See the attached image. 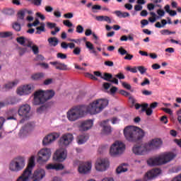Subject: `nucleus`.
Masks as SVG:
<instances>
[{
	"label": "nucleus",
	"mask_w": 181,
	"mask_h": 181,
	"mask_svg": "<svg viewBox=\"0 0 181 181\" xmlns=\"http://www.w3.org/2000/svg\"><path fill=\"white\" fill-rule=\"evenodd\" d=\"M18 83H19V81L18 80H15L13 82H8L2 88V91H8V90H11V88L16 87V86H18Z\"/></svg>",
	"instance_id": "a878e982"
},
{
	"label": "nucleus",
	"mask_w": 181,
	"mask_h": 181,
	"mask_svg": "<svg viewBox=\"0 0 181 181\" xmlns=\"http://www.w3.org/2000/svg\"><path fill=\"white\" fill-rule=\"evenodd\" d=\"M33 91V85H26L17 89V94L18 95H28Z\"/></svg>",
	"instance_id": "9b49d317"
},
{
	"label": "nucleus",
	"mask_w": 181,
	"mask_h": 181,
	"mask_svg": "<svg viewBox=\"0 0 181 181\" xmlns=\"http://www.w3.org/2000/svg\"><path fill=\"white\" fill-rule=\"evenodd\" d=\"M124 166H125V163L122 164L121 165H119V166L117 168V169H116V173H117V175H119V173H124L128 171V168H124Z\"/></svg>",
	"instance_id": "f704fd0d"
},
{
	"label": "nucleus",
	"mask_w": 181,
	"mask_h": 181,
	"mask_svg": "<svg viewBox=\"0 0 181 181\" xmlns=\"http://www.w3.org/2000/svg\"><path fill=\"white\" fill-rule=\"evenodd\" d=\"M67 156V153L64 150H57L54 154V160H57V162H63L66 159Z\"/></svg>",
	"instance_id": "4468645a"
},
{
	"label": "nucleus",
	"mask_w": 181,
	"mask_h": 181,
	"mask_svg": "<svg viewBox=\"0 0 181 181\" xmlns=\"http://www.w3.org/2000/svg\"><path fill=\"white\" fill-rule=\"evenodd\" d=\"M172 181H181V174L173 178Z\"/></svg>",
	"instance_id": "774afa93"
},
{
	"label": "nucleus",
	"mask_w": 181,
	"mask_h": 181,
	"mask_svg": "<svg viewBox=\"0 0 181 181\" xmlns=\"http://www.w3.org/2000/svg\"><path fill=\"white\" fill-rule=\"evenodd\" d=\"M161 35H175L176 32L175 31H170L168 29H165L160 31Z\"/></svg>",
	"instance_id": "ea45409f"
},
{
	"label": "nucleus",
	"mask_w": 181,
	"mask_h": 181,
	"mask_svg": "<svg viewBox=\"0 0 181 181\" xmlns=\"http://www.w3.org/2000/svg\"><path fill=\"white\" fill-rule=\"evenodd\" d=\"M57 57L58 59H62V60H64V59H67V55L65 54H63L62 52H59L57 54Z\"/></svg>",
	"instance_id": "09e8293b"
},
{
	"label": "nucleus",
	"mask_w": 181,
	"mask_h": 181,
	"mask_svg": "<svg viewBox=\"0 0 181 181\" xmlns=\"http://www.w3.org/2000/svg\"><path fill=\"white\" fill-rule=\"evenodd\" d=\"M125 151V144L122 141H116L111 146L110 149V154L112 156H119L122 155Z\"/></svg>",
	"instance_id": "0eeeda50"
},
{
	"label": "nucleus",
	"mask_w": 181,
	"mask_h": 181,
	"mask_svg": "<svg viewBox=\"0 0 181 181\" xmlns=\"http://www.w3.org/2000/svg\"><path fill=\"white\" fill-rule=\"evenodd\" d=\"M164 9L167 13H169L170 16H176V15H177L176 11L170 10V6H169V4L165 5Z\"/></svg>",
	"instance_id": "473e14b6"
},
{
	"label": "nucleus",
	"mask_w": 181,
	"mask_h": 181,
	"mask_svg": "<svg viewBox=\"0 0 181 181\" xmlns=\"http://www.w3.org/2000/svg\"><path fill=\"white\" fill-rule=\"evenodd\" d=\"M160 173H161L160 169L159 168L153 169L146 173L144 179L145 180H152V179H155V177L160 175Z\"/></svg>",
	"instance_id": "2eb2a0df"
},
{
	"label": "nucleus",
	"mask_w": 181,
	"mask_h": 181,
	"mask_svg": "<svg viewBox=\"0 0 181 181\" xmlns=\"http://www.w3.org/2000/svg\"><path fill=\"white\" fill-rule=\"evenodd\" d=\"M76 33H83L84 32V28L81 25H78L76 30Z\"/></svg>",
	"instance_id": "c03bdc74"
},
{
	"label": "nucleus",
	"mask_w": 181,
	"mask_h": 181,
	"mask_svg": "<svg viewBox=\"0 0 181 181\" xmlns=\"http://www.w3.org/2000/svg\"><path fill=\"white\" fill-rule=\"evenodd\" d=\"M102 79L105 80V81H109L110 83H113L118 86V80L116 78H113L112 74L110 73H104L102 76Z\"/></svg>",
	"instance_id": "aec40b11"
},
{
	"label": "nucleus",
	"mask_w": 181,
	"mask_h": 181,
	"mask_svg": "<svg viewBox=\"0 0 181 181\" xmlns=\"http://www.w3.org/2000/svg\"><path fill=\"white\" fill-rule=\"evenodd\" d=\"M53 83V78H47L44 81V86H50Z\"/></svg>",
	"instance_id": "13d9d810"
},
{
	"label": "nucleus",
	"mask_w": 181,
	"mask_h": 181,
	"mask_svg": "<svg viewBox=\"0 0 181 181\" xmlns=\"http://www.w3.org/2000/svg\"><path fill=\"white\" fill-rule=\"evenodd\" d=\"M126 70L127 71H131V73H138V67L134 66L133 68H131V66H127L126 68Z\"/></svg>",
	"instance_id": "37998d69"
},
{
	"label": "nucleus",
	"mask_w": 181,
	"mask_h": 181,
	"mask_svg": "<svg viewBox=\"0 0 181 181\" xmlns=\"http://www.w3.org/2000/svg\"><path fill=\"white\" fill-rule=\"evenodd\" d=\"M56 26H57V24H56L55 23H50V22L47 23V27L49 29H54Z\"/></svg>",
	"instance_id": "de8ad7c7"
},
{
	"label": "nucleus",
	"mask_w": 181,
	"mask_h": 181,
	"mask_svg": "<svg viewBox=\"0 0 181 181\" xmlns=\"http://www.w3.org/2000/svg\"><path fill=\"white\" fill-rule=\"evenodd\" d=\"M25 43H27L26 44L27 47H30V49H32L33 46H35V44L33 43V42L28 39H27V41Z\"/></svg>",
	"instance_id": "3c124183"
},
{
	"label": "nucleus",
	"mask_w": 181,
	"mask_h": 181,
	"mask_svg": "<svg viewBox=\"0 0 181 181\" xmlns=\"http://www.w3.org/2000/svg\"><path fill=\"white\" fill-rule=\"evenodd\" d=\"M30 112V106L29 105H23L18 110V115L20 117H24V118H28L29 117V113Z\"/></svg>",
	"instance_id": "dca6fc26"
},
{
	"label": "nucleus",
	"mask_w": 181,
	"mask_h": 181,
	"mask_svg": "<svg viewBox=\"0 0 181 181\" xmlns=\"http://www.w3.org/2000/svg\"><path fill=\"white\" fill-rule=\"evenodd\" d=\"M86 46L88 50H90V53L95 54V56H98V52H96L95 49H94V45L93 43L90 42L89 41H87L86 42Z\"/></svg>",
	"instance_id": "c756f323"
},
{
	"label": "nucleus",
	"mask_w": 181,
	"mask_h": 181,
	"mask_svg": "<svg viewBox=\"0 0 181 181\" xmlns=\"http://www.w3.org/2000/svg\"><path fill=\"white\" fill-rule=\"evenodd\" d=\"M31 2L35 6H40V5H42V0H32Z\"/></svg>",
	"instance_id": "6e6d98bb"
},
{
	"label": "nucleus",
	"mask_w": 181,
	"mask_h": 181,
	"mask_svg": "<svg viewBox=\"0 0 181 181\" xmlns=\"http://www.w3.org/2000/svg\"><path fill=\"white\" fill-rule=\"evenodd\" d=\"M108 119L107 120H104L103 122H102L100 123V127H103V132L105 134H111V126H107L105 125L107 124V122H108Z\"/></svg>",
	"instance_id": "cd10ccee"
},
{
	"label": "nucleus",
	"mask_w": 181,
	"mask_h": 181,
	"mask_svg": "<svg viewBox=\"0 0 181 181\" xmlns=\"http://www.w3.org/2000/svg\"><path fill=\"white\" fill-rule=\"evenodd\" d=\"M115 77L119 78V80H124L125 78V75L122 73H118L117 74L115 75Z\"/></svg>",
	"instance_id": "5fc2aeb1"
},
{
	"label": "nucleus",
	"mask_w": 181,
	"mask_h": 181,
	"mask_svg": "<svg viewBox=\"0 0 181 181\" xmlns=\"http://www.w3.org/2000/svg\"><path fill=\"white\" fill-rule=\"evenodd\" d=\"M16 115H18V110L16 109H10L7 112V121H9L11 119H13L14 121H16Z\"/></svg>",
	"instance_id": "5701e85b"
},
{
	"label": "nucleus",
	"mask_w": 181,
	"mask_h": 181,
	"mask_svg": "<svg viewBox=\"0 0 181 181\" xmlns=\"http://www.w3.org/2000/svg\"><path fill=\"white\" fill-rule=\"evenodd\" d=\"M118 18H128L129 16V13L128 12H122L121 11H115L114 12Z\"/></svg>",
	"instance_id": "c9c22d12"
},
{
	"label": "nucleus",
	"mask_w": 181,
	"mask_h": 181,
	"mask_svg": "<svg viewBox=\"0 0 181 181\" xmlns=\"http://www.w3.org/2000/svg\"><path fill=\"white\" fill-rule=\"evenodd\" d=\"M132 151L135 155H145V153L147 152L146 147L141 145H135L133 147Z\"/></svg>",
	"instance_id": "6ab92c4d"
},
{
	"label": "nucleus",
	"mask_w": 181,
	"mask_h": 181,
	"mask_svg": "<svg viewBox=\"0 0 181 181\" xmlns=\"http://www.w3.org/2000/svg\"><path fill=\"white\" fill-rule=\"evenodd\" d=\"M93 120L88 119L85 120L81 122V124L79 125V129L80 131H88V129H91L93 128Z\"/></svg>",
	"instance_id": "a211bd4d"
},
{
	"label": "nucleus",
	"mask_w": 181,
	"mask_h": 181,
	"mask_svg": "<svg viewBox=\"0 0 181 181\" xmlns=\"http://www.w3.org/2000/svg\"><path fill=\"white\" fill-rule=\"evenodd\" d=\"M35 166V156H32L27 168L16 181H41L46 176V171L43 169H37L32 175V170Z\"/></svg>",
	"instance_id": "f257e3e1"
},
{
	"label": "nucleus",
	"mask_w": 181,
	"mask_h": 181,
	"mask_svg": "<svg viewBox=\"0 0 181 181\" xmlns=\"http://www.w3.org/2000/svg\"><path fill=\"white\" fill-rule=\"evenodd\" d=\"M157 13L160 17L165 16V11H163L162 9L157 10Z\"/></svg>",
	"instance_id": "338daca9"
},
{
	"label": "nucleus",
	"mask_w": 181,
	"mask_h": 181,
	"mask_svg": "<svg viewBox=\"0 0 181 181\" xmlns=\"http://www.w3.org/2000/svg\"><path fill=\"white\" fill-rule=\"evenodd\" d=\"M31 128H32V126L30 125V124L28 123L27 124H25L20 130V132H19L20 136H25V135H28Z\"/></svg>",
	"instance_id": "393cba45"
},
{
	"label": "nucleus",
	"mask_w": 181,
	"mask_h": 181,
	"mask_svg": "<svg viewBox=\"0 0 181 181\" xmlns=\"http://www.w3.org/2000/svg\"><path fill=\"white\" fill-rule=\"evenodd\" d=\"M95 19L98 21V22H107V23H111V18L107 16H98Z\"/></svg>",
	"instance_id": "7c9ffc66"
},
{
	"label": "nucleus",
	"mask_w": 181,
	"mask_h": 181,
	"mask_svg": "<svg viewBox=\"0 0 181 181\" xmlns=\"http://www.w3.org/2000/svg\"><path fill=\"white\" fill-rule=\"evenodd\" d=\"M124 135L129 142H136L145 136V132L139 127L129 126L124 128Z\"/></svg>",
	"instance_id": "7ed1b4c3"
},
{
	"label": "nucleus",
	"mask_w": 181,
	"mask_h": 181,
	"mask_svg": "<svg viewBox=\"0 0 181 181\" xmlns=\"http://www.w3.org/2000/svg\"><path fill=\"white\" fill-rule=\"evenodd\" d=\"M84 107H82L81 105L74 106L66 112V117L71 122H74L77 119L83 118L84 117Z\"/></svg>",
	"instance_id": "423d86ee"
},
{
	"label": "nucleus",
	"mask_w": 181,
	"mask_h": 181,
	"mask_svg": "<svg viewBox=\"0 0 181 181\" xmlns=\"http://www.w3.org/2000/svg\"><path fill=\"white\" fill-rule=\"evenodd\" d=\"M16 40L19 43V45H21V46H25V43L28 42V39H26L25 37H17Z\"/></svg>",
	"instance_id": "58836bf2"
},
{
	"label": "nucleus",
	"mask_w": 181,
	"mask_h": 181,
	"mask_svg": "<svg viewBox=\"0 0 181 181\" xmlns=\"http://www.w3.org/2000/svg\"><path fill=\"white\" fill-rule=\"evenodd\" d=\"M49 64H51L52 66H54L57 70H67V65L59 61L51 62H49Z\"/></svg>",
	"instance_id": "4be33fe9"
},
{
	"label": "nucleus",
	"mask_w": 181,
	"mask_h": 181,
	"mask_svg": "<svg viewBox=\"0 0 181 181\" xmlns=\"http://www.w3.org/2000/svg\"><path fill=\"white\" fill-rule=\"evenodd\" d=\"M175 158H176V155H175V153H165L158 157L149 158L147 160V163L148 166H159L160 165L168 163L170 160H173Z\"/></svg>",
	"instance_id": "39448f33"
},
{
	"label": "nucleus",
	"mask_w": 181,
	"mask_h": 181,
	"mask_svg": "<svg viewBox=\"0 0 181 181\" xmlns=\"http://www.w3.org/2000/svg\"><path fill=\"white\" fill-rule=\"evenodd\" d=\"M25 168V158L23 157H18L11 161L9 165L10 170L13 172H19Z\"/></svg>",
	"instance_id": "6e6552de"
},
{
	"label": "nucleus",
	"mask_w": 181,
	"mask_h": 181,
	"mask_svg": "<svg viewBox=\"0 0 181 181\" xmlns=\"http://www.w3.org/2000/svg\"><path fill=\"white\" fill-rule=\"evenodd\" d=\"M50 156H52V151L50 148H42L38 152L37 162L38 163H45V162H47V160L50 159Z\"/></svg>",
	"instance_id": "1a4fd4ad"
},
{
	"label": "nucleus",
	"mask_w": 181,
	"mask_h": 181,
	"mask_svg": "<svg viewBox=\"0 0 181 181\" xmlns=\"http://www.w3.org/2000/svg\"><path fill=\"white\" fill-rule=\"evenodd\" d=\"M137 70L141 73V74H145L146 73V71L148 70L145 66H137Z\"/></svg>",
	"instance_id": "79ce46f5"
},
{
	"label": "nucleus",
	"mask_w": 181,
	"mask_h": 181,
	"mask_svg": "<svg viewBox=\"0 0 181 181\" xmlns=\"http://www.w3.org/2000/svg\"><path fill=\"white\" fill-rule=\"evenodd\" d=\"M100 9H101V6L100 5L92 6L93 12H95V11H100Z\"/></svg>",
	"instance_id": "0e129e2a"
},
{
	"label": "nucleus",
	"mask_w": 181,
	"mask_h": 181,
	"mask_svg": "<svg viewBox=\"0 0 181 181\" xmlns=\"http://www.w3.org/2000/svg\"><path fill=\"white\" fill-rule=\"evenodd\" d=\"M59 136H60V135L57 133H52L51 134H49L45 136L42 140V144L44 146L49 145V144H52L53 141H56V139H57Z\"/></svg>",
	"instance_id": "f3484780"
},
{
	"label": "nucleus",
	"mask_w": 181,
	"mask_h": 181,
	"mask_svg": "<svg viewBox=\"0 0 181 181\" xmlns=\"http://www.w3.org/2000/svg\"><path fill=\"white\" fill-rule=\"evenodd\" d=\"M73 53H74V54L78 56V54H80V53H81V49L78 47H76V48H74Z\"/></svg>",
	"instance_id": "603ef678"
},
{
	"label": "nucleus",
	"mask_w": 181,
	"mask_h": 181,
	"mask_svg": "<svg viewBox=\"0 0 181 181\" xmlns=\"http://www.w3.org/2000/svg\"><path fill=\"white\" fill-rule=\"evenodd\" d=\"M54 31H51V35H52V36H56V35H57V33H59V32H60V28L59 27H55Z\"/></svg>",
	"instance_id": "4d7b16f0"
},
{
	"label": "nucleus",
	"mask_w": 181,
	"mask_h": 181,
	"mask_svg": "<svg viewBox=\"0 0 181 181\" xmlns=\"http://www.w3.org/2000/svg\"><path fill=\"white\" fill-rule=\"evenodd\" d=\"M47 42L49 46H53L54 47H56V46L59 45V40L56 37H51L48 38Z\"/></svg>",
	"instance_id": "2f4dec72"
},
{
	"label": "nucleus",
	"mask_w": 181,
	"mask_h": 181,
	"mask_svg": "<svg viewBox=\"0 0 181 181\" xmlns=\"http://www.w3.org/2000/svg\"><path fill=\"white\" fill-rule=\"evenodd\" d=\"M17 22L23 23L25 22V11L21 10L17 13Z\"/></svg>",
	"instance_id": "c85d7f7f"
},
{
	"label": "nucleus",
	"mask_w": 181,
	"mask_h": 181,
	"mask_svg": "<svg viewBox=\"0 0 181 181\" xmlns=\"http://www.w3.org/2000/svg\"><path fill=\"white\" fill-rule=\"evenodd\" d=\"M148 103H144L141 105V112H145L148 110Z\"/></svg>",
	"instance_id": "e2e57ef3"
},
{
	"label": "nucleus",
	"mask_w": 181,
	"mask_h": 181,
	"mask_svg": "<svg viewBox=\"0 0 181 181\" xmlns=\"http://www.w3.org/2000/svg\"><path fill=\"white\" fill-rule=\"evenodd\" d=\"M150 84L151 81H149V79H148V78H145L144 81L141 83V86L144 87V86H149Z\"/></svg>",
	"instance_id": "8fccbe9b"
},
{
	"label": "nucleus",
	"mask_w": 181,
	"mask_h": 181,
	"mask_svg": "<svg viewBox=\"0 0 181 181\" xmlns=\"http://www.w3.org/2000/svg\"><path fill=\"white\" fill-rule=\"evenodd\" d=\"M36 30H37L35 32L36 35H40V33H42V32H46V30L45 28V23H41V25L40 27H37Z\"/></svg>",
	"instance_id": "e433bc0d"
},
{
	"label": "nucleus",
	"mask_w": 181,
	"mask_h": 181,
	"mask_svg": "<svg viewBox=\"0 0 181 181\" xmlns=\"http://www.w3.org/2000/svg\"><path fill=\"white\" fill-rule=\"evenodd\" d=\"M63 23L65 26H67L68 28H71V26H73V23H71V22H70V21L69 20L64 21Z\"/></svg>",
	"instance_id": "bf43d9fd"
},
{
	"label": "nucleus",
	"mask_w": 181,
	"mask_h": 181,
	"mask_svg": "<svg viewBox=\"0 0 181 181\" xmlns=\"http://www.w3.org/2000/svg\"><path fill=\"white\" fill-rule=\"evenodd\" d=\"M132 59H134V55L127 52L124 57V60H132Z\"/></svg>",
	"instance_id": "680f3d73"
},
{
	"label": "nucleus",
	"mask_w": 181,
	"mask_h": 181,
	"mask_svg": "<svg viewBox=\"0 0 181 181\" xmlns=\"http://www.w3.org/2000/svg\"><path fill=\"white\" fill-rule=\"evenodd\" d=\"M108 166H110V162L105 158H99L95 163V169L98 172H104L107 170Z\"/></svg>",
	"instance_id": "9d476101"
},
{
	"label": "nucleus",
	"mask_w": 181,
	"mask_h": 181,
	"mask_svg": "<svg viewBox=\"0 0 181 181\" xmlns=\"http://www.w3.org/2000/svg\"><path fill=\"white\" fill-rule=\"evenodd\" d=\"M108 105V100L107 99H98L93 101L89 105H81L83 107L84 115L86 114H90V115H95L100 114L103 111V108H105Z\"/></svg>",
	"instance_id": "f03ea898"
},
{
	"label": "nucleus",
	"mask_w": 181,
	"mask_h": 181,
	"mask_svg": "<svg viewBox=\"0 0 181 181\" xmlns=\"http://www.w3.org/2000/svg\"><path fill=\"white\" fill-rule=\"evenodd\" d=\"M54 90H37L34 93V105H40V104H45L46 101L52 100L54 97Z\"/></svg>",
	"instance_id": "20e7f679"
},
{
	"label": "nucleus",
	"mask_w": 181,
	"mask_h": 181,
	"mask_svg": "<svg viewBox=\"0 0 181 181\" xmlns=\"http://www.w3.org/2000/svg\"><path fill=\"white\" fill-rule=\"evenodd\" d=\"M34 54H39V47L37 45H34L31 48Z\"/></svg>",
	"instance_id": "49530a36"
},
{
	"label": "nucleus",
	"mask_w": 181,
	"mask_h": 181,
	"mask_svg": "<svg viewBox=\"0 0 181 181\" xmlns=\"http://www.w3.org/2000/svg\"><path fill=\"white\" fill-rule=\"evenodd\" d=\"M46 169H47V170H63V169H64V166L63 164L49 163L46 165Z\"/></svg>",
	"instance_id": "b1692460"
},
{
	"label": "nucleus",
	"mask_w": 181,
	"mask_h": 181,
	"mask_svg": "<svg viewBox=\"0 0 181 181\" xmlns=\"http://www.w3.org/2000/svg\"><path fill=\"white\" fill-rule=\"evenodd\" d=\"M21 23H19L18 21L13 23L12 28L13 29H14V30H16V32H21L22 29V27L21 26Z\"/></svg>",
	"instance_id": "4c0bfd02"
},
{
	"label": "nucleus",
	"mask_w": 181,
	"mask_h": 181,
	"mask_svg": "<svg viewBox=\"0 0 181 181\" xmlns=\"http://www.w3.org/2000/svg\"><path fill=\"white\" fill-rule=\"evenodd\" d=\"M74 139V137L73 136V134L68 133L62 136V138L59 139V144L64 146H67L71 144Z\"/></svg>",
	"instance_id": "f8f14e48"
},
{
	"label": "nucleus",
	"mask_w": 181,
	"mask_h": 181,
	"mask_svg": "<svg viewBox=\"0 0 181 181\" xmlns=\"http://www.w3.org/2000/svg\"><path fill=\"white\" fill-rule=\"evenodd\" d=\"M105 66H107L108 67H112L114 66V62L112 61H106L105 62Z\"/></svg>",
	"instance_id": "69168bd1"
},
{
	"label": "nucleus",
	"mask_w": 181,
	"mask_h": 181,
	"mask_svg": "<svg viewBox=\"0 0 181 181\" xmlns=\"http://www.w3.org/2000/svg\"><path fill=\"white\" fill-rule=\"evenodd\" d=\"M91 162L88 161L86 163L80 164L78 170L79 173H82V175H87V173H90V171L91 170Z\"/></svg>",
	"instance_id": "ddd939ff"
},
{
	"label": "nucleus",
	"mask_w": 181,
	"mask_h": 181,
	"mask_svg": "<svg viewBox=\"0 0 181 181\" xmlns=\"http://www.w3.org/2000/svg\"><path fill=\"white\" fill-rule=\"evenodd\" d=\"M11 32H0V37L5 38L12 36Z\"/></svg>",
	"instance_id": "a19ab883"
},
{
	"label": "nucleus",
	"mask_w": 181,
	"mask_h": 181,
	"mask_svg": "<svg viewBox=\"0 0 181 181\" xmlns=\"http://www.w3.org/2000/svg\"><path fill=\"white\" fill-rule=\"evenodd\" d=\"M161 110L162 111H164V112H166V114H169L170 115H172V114H173V112L170 108L162 107Z\"/></svg>",
	"instance_id": "864d4df0"
},
{
	"label": "nucleus",
	"mask_w": 181,
	"mask_h": 181,
	"mask_svg": "<svg viewBox=\"0 0 181 181\" xmlns=\"http://www.w3.org/2000/svg\"><path fill=\"white\" fill-rule=\"evenodd\" d=\"M88 134H81L78 136L77 142L78 145H83V144H86L87 141H88Z\"/></svg>",
	"instance_id": "bb28decb"
},
{
	"label": "nucleus",
	"mask_w": 181,
	"mask_h": 181,
	"mask_svg": "<svg viewBox=\"0 0 181 181\" xmlns=\"http://www.w3.org/2000/svg\"><path fill=\"white\" fill-rule=\"evenodd\" d=\"M45 77V74L43 73H37V74H34L31 76L32 80H34L35 81H37L39 80H42Z\"/></svg>",
	"instance_id": "72a5a7b5"
},
{
	"label": "nucleus",
	"mask_w": 181,
	"mask_h": 181,
	"mask_svg": "<svg viewBox=\"0 0 181 181\" xmlns=\"http://www.w3.org/2000/svg\"><path fill=\"white\" fill-rule=\"evenodd\" d=\"M118 53H119V54H121L122 56H124V55L127 54L128 53V52H127V50L125 49H124V47H120L118 49Z\"/></svg>",
	"instance_id": "a18cd8bd"
},
{
	"label": "nucleus",
	"mask_w": 181,
	"mask_h": 181,
	"mask_svg": "<svg viewBox=\"0 0 181 181\" xmlns=\"http://www.w3.org/2000/svg\"><path fill=\"white\" fill-rule=\"evenodd\" d=\"M143 95H152V90H141Z\"/></svg>",
	"instance_id": "052dcab7"
},
{
	"label": "nucleus",
	"mask_w": 181,
	"mask_h": 181,
	"mask_svg": "<svg viewBox=\"0 0 181 181\" xmlns=\"http://www.w3.org/2000/svg\"><path fill=\"white\" fill-rule=\"evenodd\" d=\"M149 148L151 149H158L162 146V140L160 139H154L148 143Z\"/></svg>",
	"instance_id": "412c9836"
}]
</instances>
